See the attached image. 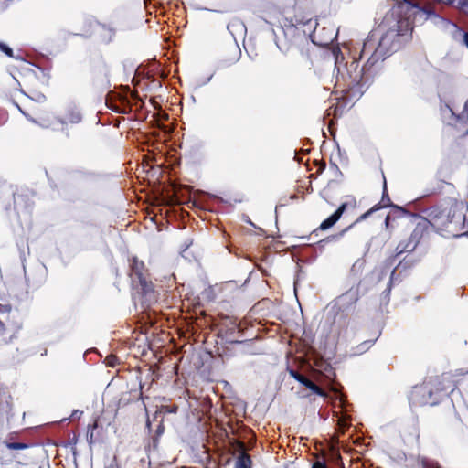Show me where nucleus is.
Segmentation results:
<instances>
[{"label":"nucleus","instance_id":"obj_4","mask_svg":"<svg viewBox=\"0 0 468 468\" xmlns=\"http://www.w3.org/2000/svg\"><path fill=\"white\" fill-rule=\"evenodd\" d=\"M251 466V461L248 454L242 452L237 462H236V467L235 468H250Z\"/></svg>","mask_w":468,"mask_h":468},{"label":"nucleus","instance_id":"obj_9","mask_svg":"<svg viewBox=\"0 0 468 468\" xmlns=\"http://www.w3.org/2000/svg\"><path fill=\"white\" fill-rule=\"evenodd\" d=\"M117 361V357L115 356H108L106 357V363L109 367H114Z\"/></svg>","mask_w":468,"mask_h":468},{"label":"nucleus","instance_id":"obj_10","mask_svg":"<svg viewBox=\"0 0 468 468\" xmlns=\"http://www.w3.org/2000/svg\"><path fill=\"white\" fill-rule=\"evenodd\" d=\"M0 49L2 51H4L8 57H12L13 56L12 49L9 47L5 46V45L0 44Z\"/></svg>","mask_w":468,"mask_h":468},{"label":"nucleus","instance_id":"obj_7","mask_svg":"<svg viewBox=\"0 0 468 468\" xmlns=\"http://www.w3.org/2000/svg\"><path fill=\"white\" fill-rule=\"evenodd\" d=\"M81 120L80 114L79 112H73L69 118V122L70 123H78Z\"/></svg>","mask_w":468,"mask_h":468},{"label":"nucleus","instance_id":"obj_3","mask_svg":"<svg viewBox=\"0 0 468 468\" xmlns=\"http://www.w3.org/2000/svg\"><path fill=\"white\" fill-rule=\"evenodd\" d=\"M346 204H342L333 215H331L329 218H327L321 223L320 229L325 230L333 227L341 218L342 214L346 209Z\"/></svg>","mask_w":468,"mask_h":468},{"label":"nucleus","instance_id":"obj_1","mask_svg":"<svg viewBox=\"0 0 468 468\" xmlns=\"http://www.w3.org/2000/svg\"><path fill=\"white\" fill-rule=\"evenodd\" d=\"M430 383L414 387L410 393V400L414 404H428L430 403L429 399L431 396L432 390L429 387Z\"/></svg>","mask_w":468,"mask_h":468},{"label":"nucleus","instance_id":"obj_12","mask_svg":"<svg viewBox=\"0 0 468 468\" xmlns=\"http://www.w3.org/2000/svg\"><path fill=\"white\" fill-rule=\"evenodd\" d=\"M11 310L9 305H1L0 306V313H9Z\"/></svg>","mask_w":468,"mask_h":468},{"label":"nucleus","instance_id":"obj_15","mask_svg":"<svg viewBox=\"0 0 468 468\" xmlns=\"http://www.w3.org/2000/svg\"><path fill=\"white\" fill-rule=\"evenodd\" d=\"M373 209H371L370 211L367 212L366 214H364L361 218H366L369 214L370 212L372 211Z\"/></svg>","mask_w":468,"mask_h":468},{"label":"nucleus","instance_id":"obj_8","mask_svg":"<svg viewBox=\"0 0 468 468\" xmlns=\"http://www.w3.org/2000/svg\"><path fill=\"white\" fill-rule=\"evenodd\" d=\"M441 112L443 115H446V113H450L452 116L454 117L455 120H458L459 119V116H456L454 114V112H452V110L448 106V105H445V108H441Z\"/></svg>","mask_w":468,"mask_h":468},{"label":"nucleus","instance_id":"obj_16","mask_svg":"<svg viewBox=\"0 0 468 468\" xmlns=\"http://www.w3.org/2000/svg\"><path fill=\"white\" fill-rule=\"evenodd\" d=\"M449 388V387H442V388H437L436 390H439V389H441V390H442V389H446V388Z\"/></svg>","mask_w":468,"mask_h":468},{"label":"nucleus","instance_id":"obj_2","mask_svg":"<svg viewBox=\"0 0 468 468\" xmlns=\"http://www.w3.org/2000/svg\"><path fill=\"white\" fill-rule=\"evenodd\" d=\"M291 375L297 381H299L301 384H303V386L308 388L310 390H312L315 394H317V395H319L321 397H326V393L323 389H321L317 385H315L314 382H312L310 379H308L304 376H303V375H301V374H299L297 372H294V371H292Z\"/></svg>","mask_w":468,"mask_h":468},{"label":"nucleus","instance_id":"obj_5","mask_svg":"<svg viewBox=\"0 0 468 468\" xmlns=\"http://www.w3.org/2000/svg\"><path fill=\"white\" fill-rule=\"evenodd\" d=\"M389 41V37L388 35H386L385 37H383L380 41H379V45L378 47V51L379 53H384V48L386 47V45L388 43Z\"/></svg>","mask_w":468,"mask_h":468},{"label":"nucleus","instance_id":"obj_13","mask_svg":"<svg viewBox=\"0 0 468 468\" xmlns=\"http://www.w3.org/2000/svg\"><path fill=\"white\" fill-rule=\"evenodd\" d=\"M313 468H326V466L321 462H315L313 464Z\"/></svg>","mask_w":468,"mask_h":468},{"label":"nucleus","instance_id":"obj_6","mask_svg":"<svg viewBox=\"0 0 468 468\" xmlns=\"http://www.w3.org/2000/svg\"><path fill=\"white\" fill-rule=\"evenodd\" d=\"M7 448L11 450H22L25 449L27 446L23 443L19 442H9L7 443Z\"/></svg>","mask_w":468,"mask_h":468},{"label":"nucleus","instance_id":"obj_14","mask_svg":"<svg viewBox=\"0 0 468 468\" xmlns=\"http://www.w3.org/2000/svg\"><path fill=\"white\" fill-rule=\"evenodd\" d=\"M463 41H464L466 47L468 48V33H465L463 35Z\"/></svg>","mask_w":468,"mask_h":468},{"label":"nucleus","instance_id":"obj_17","mask_svg":"<svg viewBox=\"0 0 468 468\" xmlns=\"http://www.w3.org/2000/svg\"><path fill=\"white\" fill-rule=\"evenodd\" d=\"M467 106H468V101L465 102L464 108H467Z\"/></svg>","mask_w":468,"mask_h":468},{"label":"nucleus","instance_id":"obj_11","mask_svg":"<svg viewBox=\"0 0 468 468\" xmlns=\"http://www.w3.org/2000/svg\"><path fill=\"white\" fill-rule=\"evenodd\" d=\"M458 5L463 9L468 8V0H458Z\"/></svg>","mask_w":468,"mask_h":468}]
</instances>
